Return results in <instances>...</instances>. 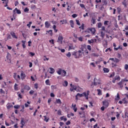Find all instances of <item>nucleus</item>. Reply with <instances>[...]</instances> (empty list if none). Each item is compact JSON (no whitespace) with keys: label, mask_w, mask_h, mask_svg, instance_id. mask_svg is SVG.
<instances>
[{"label":"nucleus","mask_w":128,"mask_h":128,"mask_svg":"<svg viewBox=\"0 0 128 128\" xmlns=\"http://www.w3.org/2000/svg\"><path fill=\"white\" fill-rule=\"evenodd\" d=\"M88 94H90V91L88 90L87 92H84L82 94L78 93L76 96V100H78L79 98H82V96H85L86 100H88Z\"/></svg>","instance_id":"obj_1"},{"label":"nucleus","mask_w":128,"mask_h":128,"mask_svg":"<svg viewBox=\"0 0 128 128\" xmlns=\"http://www.w3.org/2000/svg\"><path fill=\"white\" fill-rule=\"evenodd\" d=\"M82 54H84V52H82L80 50L74 51L72 52V56H74L75 58H82Z\"/></svg>","instance_id":"obj_2"},{"label":"nucleus","mask_w":128,"mask_h":128,"mask_svg":"<svg viewBox=\"0 0 128 128\" xmlns=\"http://www.w3.org/2000/svg\"><path fill=\"white\" fill-rule=\"evenodd\" d=\"M62 40H64V37H62V33H60L58 34V40L57 42L62 44Z\"/></svg>","instance_id":"obj_3"},{"label":"nucleus","mask_w":128,"mask_h":128,"mask_svg":"<svg viewBox=\"0 0 128 128\" xmlns=\"http://www.w3.org/2000/svg\"><path fill=\"white\" fill-rule=\"evenodd\" d=\"M94 86H98L100 84V78H94Z\"/></svg>","instance_id":"obj_4"},{"label":"nucleus","mask_w":128,"mask_h":128,"mask_svg":"<svg viewBox=\"0 0 128 128\" xmlns=\"http://www.w3.org/2000/svg\"><path fill=\"white\" fill-rule=\"evenodd\" d=\"M70 92H74V90H78V86L74 85H72V84H70Z\"/></svg>","instance_id":"obj_5"},{"label":"nucleus","mask_w":128,"mask_h":128,"mask_svg":"<svg viewBox=\"0 0 128 128\" xmlns=\"http://www.w3.org/2000/svg\"><path fill=\"white\" fill-rule=\"evenodd\" d=\"M86 44H82L80 46V48L82 50V52H84V50H86Z\"/></svg>","instance_id":"obj_6"},{"label":"nucleus","mask_w":128,"mask_h":128,"mask_svg":"<svg viewBox=\"0 0 128 128\" xmlns=\"http://www.w3.org/2000/svg\"><path fill=\"white\" fill-rule=\"evenodd\" d=\"M102 104L105 107V108H108L110 104L108 101L104 100L102 102Z\"/></svg>","instance_id":"obj_7"},{"label":"nucleus","mask_w":128,"mask_h":128,"mask_svg":"<svg viewBox=\"0 0 128 128\" xmlns=\"http://www.w3.org/2000/svg\"><path fill=\"white\" fill-rule=\"evenodd\" d=\"M110 60L112 61V64L113 66H116V63L114 58H110Z\"/></svg>","instance_id":"obj_8"},{"label":"nucleus","mask_w":128,"mask_h":128,"mask_svg":"<svg viewBox=\"0 0 128 128\" xmlns=\"http://www.w3.org/2000/svg\"><path fill=\"white\" fill-rule=\"evenodd\" d=\"M6 58L8 60V62L9 64H10L12 62V60H10L11 56H10V53H8L7 56H6Z\"/></svg>","instance_id":"obj_9"},{"label":"nucleus","mask_w":128,"mask_h":128,"mask_svg":"<svg viewBox=\"0 0 128 128\" xmlns=\"http://www.w3.org/2000/svg\"><path fill=\"white\" fill-rule=\"evenodd\" d=\"M72 108L73 110H74V112H78V108H76V104H72Z\"/></svg>","instance_id":"obj_10"},{"label":"nucleus","mask_w":128,"mask_h":128,"mask_svg":"<svg viewBox=\"0 0 128 128\" xmlns=\"http://www.w3.org/2000/svg\"><path fill=\"white\" fill-rule=\"evenodd\" d=\"M13 12H16V14H22L20 10L18 9V8H15V9L13 10Z\"/></svg>","instance_id":"obj_11"},{"label":"nucleus","mask_w":128,"mask_h":128,"mask_svg":"<svg viewBox=\"0 0 128 128\" xmlns=\"http://www.w3.org/2000/svg\"><path fill=\"white\" fill-rule=\"evenodd\" d=\"M118 86L120 88H124V82L121 80V81L118 83H117Z\"/></svg>","instance_id":"obj_12"},{"label":"nucleus","mask_w":128,"mask_h":128,"mask_svg":"<svg viewBox=\"0 0 128 128\" xmlns=\"http://www.w3.org/2000/svg\"><path fill=\"white\" fill-rule=\"evenodd\" d=\"M44 24L46 28H50V23L48 21L46 22Z\"/></svg>","instance_id":"obj_13"},{"label":"nucleus","mask_w":128,"mask_h":128,"mask_svg":"<svg viewBox=\"0 0 128 128\" xmlns=\"http://www.w3.org/2000/svg\"><path fill=\"white\" fill-rule=\"evenodd\" d=\"M68 48V50H74V48H76V47L74 46V44H69Z\"/></svg>","instance_id":"obj_14"},{"label":"nucleus","mask_w":128,"mask_h":128,"mask_svg":"<svg viewBox=\"0 0 128 128\" xmlns=\"http://www.w3.org/2000/svg\"><path fill=\"white\" fill-rule=\"evenodd\" d=\"M20 76H21V78H22V80H24V78H26V74L22 71L21 72Z\"/></svg>","instance_id":"obj_15"},{"label":"nucleus","mask_w":128,"mask_h":128,"mask_svg":"<svg viewBox=\"0 0 128 128\" xmlns=\"http://www.w3.org/2000/svg\"><path fill=\"white\" fill-rule=\"evenodd\" d=\"M6 106L8 110H10V108H13L14 106H12V103L8 102L6 105Z\"/></svg>","instance_id":"obj_16"},{"label":"nucleus","mask_w":128,"mask_h":128,"mask_svg":"<svg viewBox=\"0 0 128 128\" xmlns=\"http://www.w3.org/2000/svg\"><path fill=\"white\" fill-rule=\"evenodd\" d=\"M10 34L12 38H16V40H17L18 36H16V33H14V32H10Z\"/></svg>","instance_id":"obj_17"},{"label":"nucleus","mask_w":128,"mask_h":128,"mask_svg":"<svg viewBox=\"0 0 128 128\" xmlns=\"http://www.w3.org/2000/svg\"><path fill=\"white\" fill-rule=\"evenodd\" d=\"M2 4H6L4 6V8H6L8 6V0H2Z\"/></svg>","instance_id":"obj_18"},{"label":"nucleus","mask_w":128,"mask_h":128,"mask_svg":"<svg viewBox=\"0 0 128 128\" xmlns=\"http://www.w3.org/2000/svg\"><path fill=\"white\" fill-rule=\"evenodd\" d=\"M55 72V70L54 68H49V72L50 74H54Z\"/></svg>","instance_id":"obj_19"},{"label":"nucleus","mask_w":128,"mask_h":128,"mask_svg":"<svg viewBox=\"0 0 128 128\" xmlns=\"http://www.w3.org/2000/svg\"><path fill=\"white\" fill-rule=\"evenodd\" d=\"M96 42V39H92L91 40H88V44H94V42Z\"/></svg>","instance_id":"obj_20"},{"label":"nucleus","mask_w":128,"mask_h":128,"mask_svg":"<svg viewBox=\"0 0 128 128\" xmlns=\"http://www.w3.org/2000/svg\"><path fill=\"white\" fill-rule=\"evenodd\" d=\"M89 30L91 32L92 34H94V32H96V28H90Z\"/></svg>","instance_id":"obj_21"},{"label":"nucleus","mask_w":128,"mask_h":128,"mask_svg":"<svg viewBox=\"0 0 128 128\" xmlns=\"http://www.w3.org/2000/svg\"><path fill=\"white\" fill-rule=\"evenodd\" d=\"M62 86H63L66 88V86H68V81L66 80L64 81V82L62 83Z\"/></svg>","instance_id":"obj_22"},{"label":"nucleus","mask_w":128,"mask_h":128,"mask_svg":"<svg viewBox=\"0 0 128 128\" xmlns=\"http://www.w3.org/2000/svg\"><path fill=\"white\" fill-rule=\"evenodd\" d=\"M20 124H22V126H24V124H26V122H24V119L23 118H21Z\"/></svg>","instance_id":"obj_23"},{"label":"nucleus","mask_w":128,"mask_h":128,"mask_svg":"<svg viewBox=\"0 0 128 128\" xmlns=\"http://www.w3.org/2000/svg\"><path fill=\"white\" fill-rule=\"evenodd\" d=\"M60 120H64V122H66V120H68V119L64 116H61L60 118Z\"/></svg>","instance_id":"obj_24"},{"label":"nucleus","mask_w":128,"mask_h":128,"mask_svg":"<svg viewBox=\"0 0 128 128\" xmlns=\"http://www.w3.org/2000/svg\"><path fill=\"white\" fill-rule=\"evenodd\" d=\"M120 100V94L118 93L116 96L115 100Z\"/></svg>","instance_id":"obj_25"},{"label":"nucleus","mask_w":128,"mask_h":128,"mask_svg":"<svg viewBox=\"0 0 128 128\" xmlns=\"http://www.w3.org/2000/svg\"><path fill=\"white\" fill-rule=\"evenodd\" d=\"M70 24L71 28H74V20H70Z\"/></svg>","instance_id":"obj_26"},{"label":"nucleus","mask_w":128,"mask_h":128,"mask_svg":"<svg viewBox=\"0 0 128 128\" xmlns=\"http://www.w3.org/2000/svg\"><path fill=\"white\" fill-rule=\"evenodd\" d=\"M56 104H62V101L60 100V99H56Z\"/></svg>","instance_id":"obj_27"},{"label":"nucleus","mask_w":128,"mask_h":128,"mask_svg":"<svg viewBox=\"0 0 128 128\" xmlns=\"http://www.w3.org/2000/svg\"><path fill=\"white\" fill-rule=\"evenodd\" d=\"M62 70L60 68H58V70L57 71V74H58L59 75H60L62 74Z\"/></svg>","instance_id":"obj_28"},{"label":"nucleus","mask_w":128,"mask_h":128,"mask_svg":"<svg viewBox=\"0 0 128 128\" xmlns=\"http://www.w3.org/2000/svg\"><path fill=\"white\" fill-rule=\"evenodd\" d=\"M114 79H115V80H116L120 81V76L117 75L114 77Z\"/></svg>","instance_id":"obj_29"},{"label":"nucleus","mask_w":128,"mask_h":128,"mask_svg":"<svg viewBox=\"0 0 128 128\" xmlns=\"http://www.w3.org/2000/svg\"><path fill=\"white\" fill-rule=\"evenodd\" d=\"M103 70H104V72H105V73H108V72H110V70H108V68H103Z\"/></svg>","instance_id":"obj_30"},{"label":"nucleus","mask_w":128,"mask_h":128,"mask_svg":"<svg viewBox=\"0 0 128 128\" xmlns=\"http://www.w3.org/2000/svg\"><path fill=\"white\" fill-rule=\"evenodd\" d=\"M60 22H62V24H64L68 23V22L66 21V20H61Z\"/></svg>","instance_id":"obj_31"},{"label":"nucleus","mask_w":128,"mask_h":128,"mask_svg":"<svg viewBox=\"0 0 128 128\" xmlns=\"http://www.w3.org/2000/svg\"><path fill=\"white\" fill-rule=\"evenodd\" d=\"M122 50V46H118V48H114V50Z\"/></svg>","instance_id":"obj_32"},{"label":"nucleus","mask_w":128,"mask_h":128,"mask_svg":"<svg viewBox=\"0 0 128 128\" xmlns=\"http://www.w3.org/2000/svg\"><path fill=\"white\" fill-rule=\"evenodd\" d=\"M52 28L54 30V32H58V30H56V25H53Z\"/></svg>","instance_id":"obj_33"},{"label":"nucleus","mask_w":128,"mask_h":128,"mask_svg":"<svg viewBox=\"0 0 128 128\" xmlns=\"http://www.w3.org/2000/svg\"><path fill=\"white\" fill-rule=\"evenodd\" d=\"M97 92H98V96H102V90H100V89H98Z\"/></svg>","instance_id":"obj_34"},{"label":"nucleus","mask_w":128,"mask_h":128,"mask_svg":"<svg viewBox=\"0 0 128 128\" xmlns=\"http://www.w3.org/2000/svg\"><path fill=\"white\" fill-rule=\"evenodd\" d=\"M24 90H30V87L26 85L24 86Z\"/></svg>","instance_id":"obj_35"},{"label":"nucleus","mask_w":128,"mask_h":128,"mask_svg":"<svg viewBox=\"0 0 128 128\" xmlns=\"http://www.w3.org/2000/svg\"><path fill=\"white\" fill-rule=\"evenodd\" d=\"M62 76H66V70H62Z\"/></svg>","instance_id":"obj_36"},{"label":"nucleus","mask_w":128,"mask_h":128,"mask_svg":"<svg viewBox=\"0 0 128 128\" xmlns=\"http://www.w3.org/2000/svg\"><path fill=\"white\" fill-rule=\"evenodd\" d=\"M100 36H101L102 38H104V32L102 31L100 32Z\"/></svg>","instance_id":"obj_37"},{"label":"nucleus","mask_w":128,"mask_h":128,"mask_svg":"<svg viewBox=\"0 0 128 128\" xmlns=\"http://www.w3.org/2000/svg\"><path fill=\"white\" fill-rule=\"evenodd\" d=\"M45 83L47 86H50V80L48 79L46 80Z\"/></svg>","instance_id":"obj_38"},{"label":"nucleus","mask_w":128,"mask_h":128,"mask_svg":"<svg viewBox=\"0 0 128 128\" xmlns=\"http://www.w3.org/2000/svg\"><path fill=\"white\" fill-rule=\"evenodd\" d=\"M44 120L46 122H48V120H50V118H46V116H44Z\"/></svg>","instance_id":"obj_39"},{"label":"nucleus","mask_w":128,"mask_h":128,"mask_svg":"<svg viewBox=\"0 0 128 128\" xmlns=\"http://www.w3.org/2000/svg\"><path fill=\"white\" fill-rule=\"evenodd\" d=\"M30 104V102H27V104H24L25 108H28V105Z\"/></svg>","instance_id":"obj_40"},{"label":"nucleus","mask_w":128,"mask_h":128,"mask_svg":"<svg viewBox=\"0 0 128 128\" xmlns=\"http://www.w3.org/2000/svg\"><path fill=\"white\" fill-rule=\"evenodd\" d=\"M18 84H15L14 86V90H18Z\"/></svg>","instance_id":"obj_41"},{"label":"nucleus","mask_w":128,"mask_h":128,"mask_svg":"<svg viewBox=\"0 0 128 128\" xmlns=\"http://www.w3.org/2000/svg\"><path fill=\"white\" fill-rule=\"evenodd\" d=\"M79 28H80L81 30H84V24H82L81 26L79 27Z\"/></svg>","instance_id":"obj_42"},{"label":"nucleus","mask_w":128,"mask_h":128,"mask_svg":"<svg viewBox=\"0 0 128 128\" xmlns=\"http://www.w3.org/2000/svg\"><path fill=\"white\" fill-rule=\"evenodd\" d=\"M117 10H118V14H120V12H122V8H120V7H118L117 8Z\"/></svg>","instance_id":"obj_43"},{"label":"nucleus","mask_w":128,"mask_h":128,"mask_svg":"<svg viewBox=\"0 0 128 128\" xmlns=\"http://www.w3.org/2000/svg\"><path fill=\"white\" fill-rule=\"evenodd\" d=\"M91 22L93 24H96V20L94 18H92Z\"/></svg>","instance_id":"obj_44"},{"label":"nucleus","mask_w":128,"mask_h":128,"mask_svg":"<svg viewBox=\"0 0 128 128\" xmlns=\"http://www.w3.org/2000/svg\"><path fill=\"white\" fill-rule=\"evenodd\" d=\"M47 32H48L51 36H52V30L47 31Z\"/></svg>","instance_id":"obj_45"},{"label":"nucleus","mask_w":128,"mask_h":128,"mask_svg":"<svg viewBox=\"0 0 128 128\" xmlns=\"http://www.w3.org/2000/svg\"><path fill=\"white\" fill-rule=\"evenodd\" d=\"M34 86L36 90H38V83H36L34 84Z\"/></svg>","instance_id":"obj_46"},{"label":"nucleus","mask_w":128,"mask_h":128,"mask_svg":"<svg viewBox=\"0 0 128 128\" xmlns=\"http://www.w3.org/2000/svg\"><path fill=\"white\" fill-rule=\"evenodd\" d=\"M24 12H30V9L28 8H26L24 10Z\"/></svg>","instance_id":"obj_47"},{"label":"nucleus","mask_w":128,"mask_h":128,"mask_svg":"<svg viewBox=\"0 0 128 128\" xmlns=\"http://www.w3.org/2000/svg\"><path fill=\"white\" fill-rule=\"evenodd\" d=\"M87 49L90 50H90H92V46H90V45H88L87 46Z\"/></svg>","instance_id":"obj_48"},{"label":"nucleus","mask_w":128,"mask_h":128,"mask_svg":"<svg viewBox=\"0 0 128 128\" xmlns=\"http://www.w3.org/2000/svg\"><path fill=\"white\" fill-rule=\"evenodd\" d=\"M18 98H22V94H20V92H18Z\"/></svg>","instance_id":"obj_49"},{"label":"nucleus","mask_w":128,"mask_h":128,"mask_svg":"<svg viewBox=\"0 0 128 128\" xmlns=\"http://www.w3.org/2000/svg\"><path fill=\"white\" fill-rule=\"evenodd\" d=\"M7 40H12V36L10 34H7Z\"/></svg>","instance_id":"obj_50"},{"label":"nucleus","mask_w":128,"mask_h":128,"mask_svg":"<svg viewBox=\"0 0 128 128\" xmlns=\"http://www.w3.org/2000/svg\"><path fill=\"white\" fill-rule=\"evenodd\" d=\"M80 8H86L84 4H80Z\"/></svg>","instance_id":"obj_51"},{"label":"nucleus","mask_w":128,"mask_h":128,"mask_svg":"<svg viewBox=\"0 0 128 128\" xmlns=\"http://www.w3.org/2000/svg\"><path fill=\"white\" fill-rule=\"evenodd\" d=\"M102 23L98 22V28H102Z\"/></svg>","instance_id":"obj_52"},{"label":"nucleus","mask_w":128,"mask_h":128,"mask_svg":"<svg viewBox=\"0 0 128 128\" xmlns=\"http://www.w3.org/2000/svg\"><path fill=\"white\" fill-rule=\"evenodd\" d=\"M66 56L68 58H70L72 54H70V52H68V54H66Z\"/></svg>","instance_id":"obj_53"},{"label":"nucleus","mask_w":128,"mask_h":128,"mask_svg":"<svg viewBox=\"0 0 128 128\" xmlns=\"http://www.w3.org/2000/svg\"><path fill=\"white\" fill-rule=\"evenodd\" d=\"M49 42H50V44H54V40H50Z\"/></svg>","instance_id":"obj_54"},{"label":"nucleus","mask_w":128,"mask_h":128,"mask_svg":"<svg viewBox=\"0 0 128 128\" xmlns=\"http://www.w3.org/2000/svg\"><path fill=\"white\" fill-rule=\"evenodd\" d=\"M128 64H126L124 66V70H127L128 72Z\"/></svg>","instance_id":"obj_55"},{"label":"nucleus","mask_w":128,"mask_h":128,"mask_svg":"<svg viewBox=\"0 0 128 128\" xmlns=\"http://www.w3.org/2000/svg\"><path fill=\"white\" fill-rule=\"evenodd\" d=\"M76 22L78 26H80V20H76Z\"/></svg>","instance_id":"obj_56"},{"label":"nucleus","mask_w":128,"mask_h":128,"mask_svg":"<svg viewBox=\"0 0 128 128\" xmlns=\"http://www.w3.org/2000/svg\"><path fill=\"white\" fill-rule=\"evenodd\" d=\"M90 122H96V120H94V118H92L90 120Z\"/></svg>","instance_id":"obj_57"},{"label":"nucleus","mask_w":128,"mask_h":128,"mask_svg":"<svg viewBox=\"0 0 128 128\" xmlns=\"http://www.w3.org/2000/svg\"><path fill=\"white\" fill-rule=\"evenodd\" d=\"M123 6H124L125 7L126 6V0H124V2H122Z\"/></svg>","instance_id":"obj_58"},{"label":"nucleus","mask_w":128,"mask_h":128,"mask_svg":"<svg viewBox=\"0 0 128 128\" xmlns=\"http://www.w3.org/2000/svg\"><path fill=\"white\" fill-rule=\"evenodd\" d=\"M72 18H76L78 16V14H73L72 15Z\"/></svg>","instance_id":"obj_59"},{"label":"nucleus","mask_w":128,"mask_h":128,"mask_svg":"<svg viewBox=\"0 0 128 128\" xmlns=\"http://www.w3.org/2000/svg\"><path fill=\"white\" fill-rule=\"evenodd\" d=\"M32 22H29V24H27V26H28V28H30V26H32Z\"/></svg>","instance_id":"obj_60"},{"label":"nucleus","mask_w":128,"mask_h":128,"mask_svg":"<svg viewBox=\"0 0 128 128\" xmlns=\"http://www.w3.org/2000/svg\"><path fill=\"white\" fill-rule=\"evenodd\" d=\"M58 116H62V111L60 110L58 111Z\"/></svg>","instance_id":"obj_61"},{"label":"nucleus","mask_w":128,"mask_h":128,"mask_svg":"<svg viewBox=\"0 0 128 128\" xmlns=\"http://www.w3.org/2000/svg\"><path fill=\"white\" fill-rule=\"evenodd\" d=\"M14 20H16V13L13 12V16H12Z\"/></svg>","instance_id":"obj_62"},{"label":"nucleus","mask_w":128,"mask_h":128,"mask_svg":"<svg viewBox=\"0 0 128 128\" xmlns=\"http://www.w3.org/2000/svg\"><path fill=\"white\" fill-rule=\"evenodd\" d=\"M29 54H30V56H34V54H34L32 52H30Z\"/></svg>","instance_id":"obj_63"},{"label":"nucleus","mask_w":128,"mask_h":128,"mask_svg":"<svg viewBox=\"0 0 128 128\" xmlns=\"http://www.w3.org/2000/svg\"><path fill=\"white\" fill-rule=\"evenodd\" d=\"M51 88L52 90H56V86H52Z\"/></svg>","instance_id":"obj_64"}]
</instances>
